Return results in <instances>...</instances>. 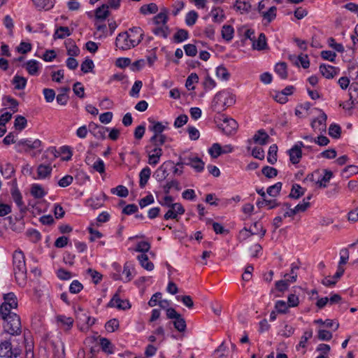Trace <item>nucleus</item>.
Wrapping results in <instances>:
<instances>
[{
  "label": "nucleus",
  "instance_id": "nucleus-1",
  "mask_svg": "<svg viewBox=\"0 0 358 358\" xmlns=\"http://www.w3.org/2000/svg\"><path fill=\"white\" fill-rule=\"evenodd\" d=\"M13 271L19 285L24 284L27 278V268L24 256L22 251H15L13 254Z\"/></svg>",
  "mask_w": 358,
  "mask_h": 358
},
{
  "label": "nucleus",
  "instance_id": "nucleus-2",
  "mask_svg": "<svg viewBox=\"0 0 358 358\" xmlns=\"http://www.w3.org/2000/svg\"><path fill=\"white\" fill-rule=\"evenodd\" d=\"M235 103L234 96L227 92H217L213 100L212 108L214 111L220 113Z\"/></svg>",
  "mask_w": 358,
  "mask_h": 358
},
{
  "label": "nucleus",
  "instance_id": "nucleus-3",
  "mask_svg": "<svg viewBox=\"0 0 358 358\" xmlns=\"http://www.w3.org/2000/svg\"><path fill=\"white\" fill-rule=\"evenodd\" d=\"M0 358H23L22 350L19 347L13 348L10 341L0 343Z\"/></svg>",
  "mask_w": 358,
  "mask_h": 358
},
{
  "label": "nucleus",
  "instance_id": "nucleus-4",
  "mask_svg": "<svg viewBox=\"0 0 358 358\" xmlns=\"http://www.w3.org/2000/svg\"><path fill=\"white\" fill-rule=\"evenodd\" d=\"M4 331L10 335H20L22 332L21 321L19 315H10L8 317L3 320Z\"/></svg>",
  "mask_w": 358,
  "mask_h": 358
},
{
  "label": "nucleus",
  "instance_id": "nucleus-5",
  "mask_svg": "<svg viewBox=\"0 0 358 358\" xmlns=\"http://www.w3.org/2000/svg\"><path fill=\"white\" fill-rule=\"evenodd\" d=\"M222 122L217 124V127L227 136H231L235 134L238 129V123L233 118L224 117Z\"/></svg>",
  "mask_w": 358,
  "mask_h": 358
},
{
  "label": "nucleus",
  "instance_id": "nucleus-6",
  "mask_svg": "<svg viewBox=\"0 0 358 358\" xmlns=\"http://www.w3.org/2000/svg\"><path fill=\"white\" fill-rule=\"evenodd\" d=\"M129 38V36H128V34L126 31L120 33L116 37V47L122 50H129L131 48H134V43H132Z\"/></svg>",
  "mask_w": 358,
  "mask_h": 358
},
{
  "label": "nucleus",
  "instance_id": "nucleus-7",
  "mask_svg": "<svg viewBox=\"0 0 358 358\" xmlns=\"http://www.w3.org/2000/svg\"><path fill=\"white\" fill-rule=\"evenodd\" d=\"M134 47L138 45L143 38V31L141 27H134L126 31Z\"/></svg>",
  "mask_w": 358,
  "mask_h": 358
},
{
  "label": "nucleus",
  "instance_id": "nucleus-8",
  "mask_svg": "<svg viewBox=\"0 0 358 358\" xmlns=\"http://www.w3.org/2000/svg\"><path fill=\"white\" fill-rule=\"evenodd\" d=\"M118 292L119 291H117L114 294V296H113V298L108 303V306L109 307H115V306L117 308H118L120 310H127V309L130 308L131 305H130L129 301L121 299L119 296Z\"/></svg>",
  "mask_w": 358,
  "mask_h": 358
},
{
  "label": "nucleus",
  "instance_id": "nucleus-9",
  "mask_svg": "<svg viewBox=\"0 0 358 358\" xmlns=\"http://www.w3.org/2000/svg\"><path fill=\"white\" fill-rule=\"evenodd\" d=\"M255 230H248L246 227H245L242 231H240V235L243 236V238L245 239L250 237L252 235L258 234L259 231L261 232V238L264 237L266 231L264 229L262 224L258 222H255L254 223Z\"/></svg>",
  "mask_w": 358,
  "mask_h": 358
},
{
  "label": "nucleus",
  "instance_id": "nucleus-10",
  "mask_svg": "<svg viewBox=\"0 0 358 358\" xmlns=\"http://www.w3.org/2000/svg\"><path fill=\"white\" fill-rule=\"evenodd\" d=\"M52 348L54 356L57 358H64V345L60 338H57L50 341Z\"/></svg>",
  "mask_w": 358,
  "mask_h": 358
},
{
  "label": "nucleus",
  "instance_id": "nucleus-11",
  "mask_svg": "<svg viewBox=\"0 0 358 358\" xmlns=\"http://www.w3.org/2000/svg\"><path fill=\"white\" fill-rule=\"evenodd\" d=\"M89 127L90 131L93 134V136L95 138L99 139L106 138V133L108 131V128L98 125L93 122H91L89 124Z\"/></svg>",
  "mask_w": 358,
  "mask_h": 358
},
{
  "label": "nucleus",
  "instance_id": "nucleus-12",
  "mask_svg": "<svg viewBox=\"0 0 358 358\" xmlns=\"http://www.w3.org/2000/svg\"><path fill=\"white\" fill-rule=\"evenodd\" d=\"M327 119V115L322 112L321 115L314 119L311 122V127L315 131H324L326 130V121Z\"/></svg>",
  "mask_w": 358,
  "mask_h": 358
},
{
  "label": "nucleus",
  "instance_id": "nucleus-13",
  "mask_svg": "<svg viewBox=\"0 0 358 358\" xmlns=\"http://www.w3.org/2000/svg\"><path fill=\"white\" fill-rule=\"evenodd\" d=\"M269 139V136L264 129L258 130L252 138V140L255 143H258L261 145L267 144Z\"/></svg>",
  "mask_w": 358,
  "mask_h": 358
},
{
  "label": "nucleus",
  "instance_id": "nucleus-14",
  "mask_svg": "<svg viewBox=\"0 0 358 358\" xmlns=\"http://www.w3.org/2000/svg\"><path fill=\"white\" fill-rule=\"evenodd\" d=\"M252 47L255 50H263L268 48L266 38L264 33L259 35L258 39H254L252 42Z\"/></svg>",
  "mask_w": 358,
  "mask_h": 358
},
{
  "label": "nucleus",
  "instance_id": "nucleus-15",
  "mask_svg": "<svg viewBox=\"0 0 358 358\" xmlns=\"http://www.w3.org/2000/svg\"><path fill=\"white\" fill-rule=\"evenodd\" d=\"M289 160L293 164H296L302 157V150L296 147H292L288 150Z\"/></svg>",
  "mask_w": 358,
  "mask_h": 358
},
{
  "label": "nucleus",
  "instance_id": "nucleus-16",
  "mask_svg": "<svg viewBox=\"0 0 358 358\" xmlns=\"http://www.w3.org/2000/svg\"><path fill=\"white\" fill-rule=\"evenodd\" d=\"M320 71L322 75L328 79L333 78L336 73L335 67L326 64H321Z\"/></svg>",
  "mask_w": 358,
  "mask_h": 358
},
{
  "label": "nucleus",
  "instance_id": "nucleus-17",
  "mask_svg": "<svg viewBox=\"0 0 358 358\" xmlns=\"http://www.w3.org/2000/svg\"><path fill=\"white\" fill-rule=\"evenodd\" d=\"M109 15L110 11L108 10V6L106 4H103L95 10V17L99 20H106Z\"/></svg>",
  "mask_w": 358,
  "mask_h": 358
},
{
  "label": "nucleus",
  "instance_id": "nucleus-18",
  "mask_svg": "<svg viewBox=\"0 0 358 358\" xmlns=\"http://www.w3.org/2000/svg\"><path fill=\"white\" fill-rule=\"evenodd\" d=\"M26 70L31 76H36L38 73L39 66L38 62L36 60H29L23 64Z\"/></svg>",
  "mask_w": 358,
  "mask_h": 358
},
{
  "label": "nucleus",
  "instance_id": "nucleus-19",
  "mask_svg": "<svg viewBox=\"0 0 358 358\" xmlns=\"http://www.w3.org/2000/svg\"><path fill=\"white\" fill-rule=\"evenodd\" d=\"M151 175V170L148 166L143 168L139 173V185L141 188H143L147 184Z\"/></svg>",
  "mask_w": 358,
  "mask_h": 358
},
{
  "label": "nucleus",
  "instance_id": "nucleus-20",
  "mask_svg": "<svg viewBox=\"0 0 358 358\" xmlns=\"http://www.w3.org/2000/svg\"><path fill=\"white\" fill-rule=\"evenodd\" d=\"M11 83L14 85L15 90H21L25 88L27 80L23 76L15 75L13 77Z\"/></svg>",
  "mask_w": 358,
  "mask_h": 358
},
{
  "label": "nucleus",
  "instance_id": "nucleus-21",
  "mask_svg": "<svg viewBox=\"0 0 358 358\" xmlns=\"http://www.w3.org/2000/svg\"><path fill=\"white\" fill-rule=\"evenodd\" d=\"M52 166L50 165L40 164L37 168V175L38 178H45L50 176L52 173Z\"/></svg>",
  "mask_w": 358,
  "mask_h": 358
},
{
  "label": "nucleus",
  "instance_id": "nucleus-22",
  "mask_svg": "<svg viewBox=\"0 0 358 358\" xmlns=\"http://www.w3.org/2000/svg\"><path fill=\"white\" fill-rule=\"evenodd\" d=\"M152 126L149 127V129L152 131L154 134H163L162 132L166 129V126L160 122L155 121L152 119L148 120Z\"/></svg>",
  "mask_w": 358,
  "mask_h": 358
},
{
  "label": "nucleus",
  "instance_id": "nucleus-23",
  "mask_svg": "<svg viewBox=\"0 0 358 358\" xmlns=\"http://www.w3.org/2000/svg\"><path fill=\"white\" fill-rule=\"evenodd\" d=\"M32 1L38 10H50L54 6V0H32Z\"/></svg>",
  "mask_w": 358,
  "mask_h": 358
},
{
  "label": "nucleus",
  "instance_id": "nucleus-24",
  "mask_svg": "<svg viewBox=\"0 0 358 358\" xmlns=\"http://www.w3.org/2000/svg\"><path fill=\"white\" fill-rule=\"evenodd\" d=\"M4 302L2 304H6L7 306L17 308V301L15 295L13 292L3 294Z\"/></svg>",
  "mask_w": 358,
  "mask_h": 358
},
{
  "label": "nucleus",
  "instance_id": "nucleus-25",
  "mask_svg": "<svg viewBox=\"0 0 358 358\" xmlns=\"http://www.w3.org/2000/svg\"><path fill=\"white\" fill-rule=\"evenodd\" d=\"M138 259L143 268L147 271H152L154 268V264L152 262L149 261L148 257L145 254H142L138 256Z\"/></svg>",
  "mask_w": 358,
  "mask_h": 358
},
{
  "label": "nucleus",
  "instance_id": "nucleus-26",
  "mask_svg": "<svg viewBox=\"0 0 358 358\" xmlns=\"http://www.w3.org/2000/svg\"><path fill=\"white\" fill-rule=\"evenodd\" d=\"M234 29L232 26L224 24L222 29V37L227 41H230L234 37Z\"/></svg>",
  "mask_w": 358,
  "mask_h": 358
},
{
  "label": "nucleus",
  "instance_id": "nucleus-27",
  "mask_svg": "<svg viewBox=\"0 0 358 358\" xmlns=\"http://www.w3.org/2000/svg\"><path fill=\"white\" fill-rule=\"evenodd\" d=\"M305 191L298 184H294L292 187L289 197L291 199H298L304 194Z\"/></svg>",
  "mask_w": 358,
  "mask_h": 358
},
{
  "label": "nucleus",
  "instance_id": "nucleus-28",
  "mask_svg": "<svg viewBox=\"0 0 358 358\" xmlns=\"http://www.w3.org/2000/svg\"><path fill=\"white\" fill-rule=\"evenodd\" d=\"M257 206L259 208H262L264 206H268V209H273L277 206H280V203H278L275 199L267 200L266 198H264V199H262V201H258L257 203Z\"/></svg>",
  "mask_w": 358,
  "mask_h": 358
},
{
  "label": "nucleus",
  "instance_id": "nucleus-29",
  "mask_svg": "<svg viewBox=\"0 0 358 358\" xmlns=\"http://www.w3.org/2000/svg\"><path fill=\"white\" fill-rule=\"evenodd\" d=\"M71 34V33L68 27L61 26L56 29L53 38L54 39L64 38L66 36H69Z\"/></svg>",
  "mask_w": 358,
  "mask_h": 358
},
{
  "label": "nucleus",
  "instance_id": "nucleus-30",
  "mask_svg": "<svg viewBox=\"0 0 358 358\" xmlns=\"http://www.w3.org/2000/svg\"><path fill=\"white\" fill-rule=\"evenodd\" d=\"M277 152L278 146L275 144H273L268 149L267 161L271 164H274L277 162Z\"/></svg>",
  "mask_w": 358,
  "mask_h": 358
},
{
  "label": "nucleus",
  "instance_id": "nucleus-31",
  "mask_svg": "<svg viewBox=\"0 0 358 358\" xmlns=\"http://www.w3.org/2000/svg\"><path fill=\"white\" fill-rule=\"evenodd\" d=\"M157 11L158 7L157 4L154 3L143 5L140 8L141 13L143 15L156 13Z\"/></svg>",
  "mask_w": 358,
  "mask_h": 358
},
{
  "label": "nucleus",
  "instance_id": "nucleus-32",
  "mask_svg": "<svg viewBox=\"0 0 358 358\" xmlns=\"http://www.w3.org/2000/svg\"><path fill=\"white\" fill-rule=\"evenodd\" d=\"M188 37L189 33L187 30L179 29L173 36V41L175 43H179L187 39Z\"/></svg>",
  "mask_w": 358,
  "mask_h": 358
},
{
  "label": "nucleus",
  "instance_id": "nucleus-33",
  "mask_svg": "<svg viewBox=\"0 0 358 358\" xmlns=\"http://www.w3.org/2000/svg\"><path fill=\"white\" fill-rule=\"evenodd\" d=\"M31 194L36 199H41L45 196V192L40 185L34 184L31 188Z\"/></svg>",
  "mask_w": 358,
  "mask_h": 358
},
{
  "label": "nucleus",
  "instance_id": "nucleus-34",
  "mask_svg": "<svg viewBox=\"0 0 358 358\" xmlns=\"http://www.w3.org/2000/svg\"><path fill=\"white\" fill-rule=\"evenodd\" d=\"M164 164H165L160 166L157 169V170L156 171V172L155 173V175H154L156 180L159 182L165 180L169 176V173L167 172L166 168L164 167Z\"/></svg>",
  "mask_w": 358,
  "mask_h": 358
},
{
  "label": "nucleus",
  "instance_id": "nucleus-35",
  "mask_svg": "<svg viewBox=\"0 0 358 358\" xmlns=\"http://www.w3.org/2000/svg\"><path fill=\"white\" fill-rule=\"evenodd\" d=\"M167 13L168 10L165 8H163L162 11L154 17V22L156 24H159L160 23L165 24L168 20Z\"/></svg>",
  "mask_w": 358,
  "mask_h": 358
},
{
  "label": "nucleus",
  "instance_id": "nucleus-36",
  "mask_svg": "<svg viewBox=\"0 0 358 358\" xmlns=\"http://www.w3.org/2000/svg\"><path fill=\"white\" fill-rule=\"evenodd\" d=\"M275 71L281 78L286 79L287 78V64L285 62L278 63L275 65Z\"/></svg>",
  "mask_w": 358,
  "mask_h": 358
},
{
  "label": "nucleus",
  "instance_id": "nucleus-37",
  "mask_svg": "<svg viewBox=\"0 0 358 358\" xmlns=\"http://www.w3.org/2000/svg\"><path fill=\"white\" fill-rule=\"evenodd\" d=\"M100 345L101 347V349L103 352L108 353V354H113V345L111 343V342L106 338H102L100 339Z\"/></svg>",
  "mask_w": 358,
  "mask_h": 358
},
{
  "label": "nucleus",
  "instance_id": "nucleus-38",
  "mask_svg": "<svg viewBox=\"0 0 358 358\" xmlns=\"http://www.w3.org/2000/svg\"><path fill=\"white\" fill-rule=\"evenodd\" d=\"M333 176V173L329 170H324V175L316 182L320 187H326L327 183L329 182Z\"/></svg>",
  "mask_w": 358,
  "mask_h": 358
},
{
  "label": "nucleus",
  "instance_id": "nucleus-39",
  "mask_svg": "<svg viewBox=\"0 0 358 358\" xmlns=\"http://www.w3.org/2000/svg\"><path fill=\"white\" fill-rule=\"evenodd\" d=\"M223 13V10L220 7L213 8L210 13L213 18V21L215 22H221L224 18Z\"/></svg>",
  "mask_w": 358,
  "mask_h": 358
},
{
  "label": "nucleus",
  "instance_id": "nucleus-40",
  "mask_svg": "<svg viewBox=\"0 0 358 358\" xmlns=\"http://www.w3.org/2000/svg\"><path fill=\"white\" fill-rule=\"evenodd\" d=\"M166 136L164 134H154L150 139V141L155 146H160L165 143Z\"/></svg>",
  "mask_w": 358,
  "mask_h": 358
},
{
  "label": "nucleus",
  "instance_id": "nucleus-41",
  "mask_svg": "<svg viewBox=\"0 0 358 358\" xmlns=\"http://www.w3.org/2000/svg\"><path fill=\"white\" fill-rule=\"evenodd\" d=\"M208 152L212 158L216 159L220 156L222 153L221 145L217 143H213L210 148L208 150Z\"/></svg>",
  "mask_w": 358,
  "mask_h": 358
},
{
  "label": "nucleus",
  "instance_id": "nucleus-42",
  "mask_svg": "<svg viewBox=\"0 0 358 358\" xmlns=\"http://www.w3.org/2000/svg\"><path fill=\"white\" fill-rule=\"evenodd\" d=\"M173 326L176 329H177L179 332H184L186 330V322L185 319L180 315L178 319H175L173 322Z\"/></svg>",
  "mask_w": 358,
  "mask_h": 358
},
{
  "label": "nucleus",
  "instance_id": "nucleus-43",
  "mask_svg": "<svg viewBox=\"0 0 358 358\" xmlns=\"http://www.w3.org/2000/svg\"><path fill=\"white\" fill-rule=\"evenodd\" d=\"M173 187H174L178 191L181 189L179 182L176 180H172L163 186L164 192L166 194H169L170 189Z\"/></svg>",
  "mask_w": 358,
  "mask_h": 358
},
{
  "label": "nucleus",
  "instance_id": "nucleus-44",
  "mask_svg": "<svg viewBox=\"0 0 358 358\" xmlns=\"http://www.w3.org/2000/svg\"><path fill=\"white\" fill-rule=\"evenodd\" d=\"M341 128L339 125L331 124L329 128V135L334 138H339L341 137Z\"/></svg>",
  "mask_w": 358,
  "mask_h": 358
},
{
  "label": "nucleus",
  "instance_id": "nucleus-45",
  "mask_svg": "<svg viewBox=\"0 0 358 358\" xmlns=\"http://www.w3.org/2000/svg\"><path fill=\"white\" fill-rule=\"evenodd\" d=\"M112 194H116L120 197H127L129 194L128 189L123 185H118L115 188L110 189Z\"/></svg>",
  "mask_w": 358,
  "mask_h": 358
},
{
  "label": "nucleus",
  "instance_id": "nucleus-46",
  "mask_svg": "<svg viewBox=\"0 0 358 358\" xmlns=\"http://www.w3.org/2000/svg\"><path fill=\"white\" fill-rule=\"evenodd\" d=\"M282 185V182H278L275 185L270 186L267 189V194L273 197L277 196L280 194Z\"/></svg>",
  "mask_w": 358,
  "mask_h": 358
},
{
  "label": "nucleus",
  "instance_id": "nucleus-47",
  "mask_svg": "<svg viewBox=\"0 0 358 358\" xmlns=\"http://www.w3.org/2000/svg\"><path fill=\"white\" fill-rule=\"evenodd\" d=\"M216 75L218 78L224 80H228L230 77V73L224 66H220L217 68Z\"/></svg>",
  "mask_w": 358,
  "mask_h": 358
},
{
  "label": "nucleus",
  "instance_id": "nucleus-48",
  "mask_svg": "<svg viewBox=\"0 0 358 358\" xmlns=\"http://www.w3.org/2000/svg\"><path fill=\"white\" fill-rule=\"evenodd\" d=\"M262 172L268 178H273L278 175V170L268 166H264Z\"/></svg>",
  "mask_w": 358,
  "mask_h": 358
},
{
  "label": "nucleus",
  "instance_id": "nucleus-49",
  "mask_svg": "<svg viewBox=\"0 0 358 358\" xmlns=\"http://www.w3.org/2000/svg\"><path fill=\"white\" fill-rule=\"evenodd\" d=\"M57 322H61L64 326H66V330H69L71 328L73 324V320L72 317H67L64 315H59L57 317Z\"/></svg>",
  "mask_w": 358,
  "mask_h": 358
},
{
  "label": "nucleus",
  "instance_id": "nucleus-50",
  "mask_svg": "<svg viewBox=\"0 0 358 358\" xmlns=\"http://www.w3.org/2000/svg\"><path fill=\"white\" fill-rule=\"evenodd\" d=\"M13 308V307L7 306L6 304H1L0 306V317L3 320H5L10 315H15L16 313L11 312V309Z\"/></svg>",
  "mask_w": 358,
  "mask_h": 358
},
{
  "label": "nucleus",
  "instance_id": "nucleus-51",
  "mask_svg": "<svg viewBox=\"0 0 358 358\" xmlns=\"http://www.w3.org/2000/svg\"><path fill=\"white\" fill-rule=\"evenodd\" d=\"M94 67L93 61L89 58L85 59L81 64V71L85 73L92 71Z\"/></svg>",
  "mask_w": 358,
  "mask_h": 358
},
{
  "label": "nucleus",
  "instance_id": "nucleus-52",
  "mask_svg": "<svg viewBox=\"0 0 358 358\" xmlns=\"http://www.w3.org/2000/svg\"><path fill=\"white\" fill-rule=\"evenodd\" d=\"M27 123V121L24 116L17 115L15 120L14 127L16 129L21 131L26 127Z\"/></svg>",
  "mask_w": 358,
  "mask_h": 358
},
{
  "label": "nucleus",
  "instance_id": "nucleus-53",
  "mask_svg": "<svg viewBox=\"0 0 358 358\" xmlns=\"http://www.w3.org/2000/svg\"><path fill=\"white\" fill-rule=\"evenodd\" d=\"M11 195L14 200V201L16 203V204L20 207L22 208L23 206L22 202V194L17 188H14L11 190Z\"/></svg>",
  "mask_w": 358,
  "mask_h": 358
},
{
  "label": "nucleus",
  "instance_id": "nucleus-54",
  "mask_svg": "<svg viewBox=\"0 0 358 358\" xmlns=\"http://www.w3.org/2000/svg\"><path fill=\"white\" fill-rule=\"evenodd\" d=\"M204 162L199 157H194L191 167L197 172H201L204 169Z\"/></svg>",
  "mask_w": 358,
  "mask_h": 358
},
{
  "label": "nucleus",
  "instance_id": "nucleus-55",
  "mask_svg": "<svg viewBox=\"0 0 358 358\" xmlns=\"http://www.w3.org/2000/svg\"><path fill=\"white\" fill-rule=\"evenodd\" d=\"M276 7H271L268 11L262 12V15L264 19H266L268 22H271L276 17Z\"/></svg>",
  "mask_w": 358,
  "mask_h": 358
},
{
  "label": "nucleus",
  "instance_id": "nucleus-56",
  "mask_svg": "<svg viewBox=\"0 0 358 358\" xmlns=\"http://www.w3.org/2000/svg\"><path fill=\"white\" fill-rule=\"evenodd\" d=\"M197 18L198 14L196 11H189L186 15L185 22L188 26H192L196 23Z\"/></svg>",
  "mask_w": 358,
  "mask_h": 358
},
{
  "label": "nucleus",
  "instance_id": "nucleus-57",
  "mask_svg": "<svg viewBox=\"0 0 358 358\" xmlns=\"http://www.w3.org/2000/svg\"><path fill=\"white\" fill-rule=\"evenodd\" d=\"M73 91L74 94L80 98H84L85 96V88L82 85L81 83L76 82L73 85Z\"/></svg>",
  "mask_w": 358,
  "mask_h": 358
},
{
  "label": "nucleus",
  "instance_id": "nucleus-58",
  "mask_svg": "<svg viewBox=\"0 0 358 358\" xmlns=\"http://www.w3.org/2000/svg\"><path fill=\"white\" fill-rule=\"evenodd\" d=\"M106 329L109 332H113L119 327V321L117 319H112L108 321L105 325Z\"/></svg>",
  "mask_w": 358,
  "mask_h": 358
},
{
  "label": "nucleus",
  "instance_id": "nucleus-59",
  "mask_svg": "<svg viewBox=\"0 0 358 358\" xmlns=\"http://www.w3.org/2000/svg\"><path fill=\"white\" fill-rule=\"evenodd\" d=\"M131 270H134V266L131 262H126L124 265L122 273L126 275L127 282L132 279Z\"/></svg>",
  "mask_w": 358,
  "mask_h": 358
},
{
  "label": "nucleus",
  "instance_id": "nucleus-60",
  "mask_svg": "<svg viewBox=\"0 0 358 358\" xmlns=\"http://www.w3.org/2000/svg\"><path fill=\"white\" fill-rule=\"evenodd\" d=\"M83 288V285L78 280H73L69 287V291L72 294L79 293Z\"/></svg>",
  "mask_w": 358,
  "mask_h": 358
},
{
  "label": "nucleus",
  "instance_id": "nucleus-61",
  "mask_svg": "<svg viewBox=\"0 0 358 358\" xmlns=\"http://www.w3.org/2000/svg\"><path fill=\"white\" fill-rule=\"evenodd\" d=\"M142 86H143V83L141 80L135 81V83L133 85L131 90L129 92L130 96L138 97V93H139Z\"/></svg>",
  "mask_w": 358,
  "mask_h": 358
},
{
  "label": "nucleus",
  "instance_id": "nucleus-62",
  "mask_svg": "<svg viewBox=\"0 0 358 358\" xmlns=\"http://www.w3.org/2000/svg\"><path fill=\"white\" fill-rule=\"evenodd\" d=\"M3 99L10 104V108L13 113H16L18 110L17 106L19 103L16 99L10 96H6Z\"/></svg>",
  "mask_w": 358,
  "mask_h": 358
},
{
  "label": "nucleus",
  "instance_id": "nucleus-63",
  "mask_svg": "<svg viewBox=\"0 0 358 358\" xmlns=\"http://www.w3.org/2000/svg\"><path fill=\"white\" fill-rule=\"evenodd\" d=\"M350 101L352 103H358V85L353 87L352 85L350 87Z\"/></svg>",
  "mask_w": 358,
  "mask_h": 358
},
{
  "label": "nucleus",
  "instance_id": "nucleus-64",
  "mask_svg": "<svg viewBox=\"0 0 358 358\" xmlns=\"http://www.w3.org/2000/svg\"><path fill=\"white\" fill-rule=\"evenodd\" d=\"M43 92L48 103L53 101L55 98V92L52 89L45 88Z\"/></svg>",
  "mask_w": 358,
  "mask_h": 358
}]
</instances>
